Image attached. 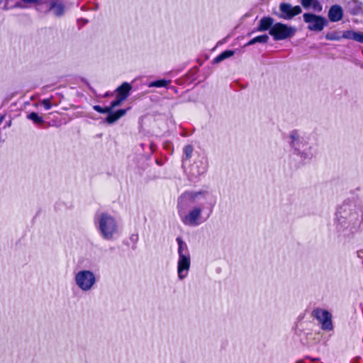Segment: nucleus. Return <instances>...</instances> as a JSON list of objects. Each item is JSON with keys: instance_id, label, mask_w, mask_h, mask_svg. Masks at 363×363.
<instances>
[{"instance_id": "9", "label": "nucleus", "mask_w": 363, "mask_h": 363, "mask_svg": "<svg viewBox=\"0 0 363 363\" xmlns=\"http://www.w3.org/2000/svg\"><path fill=\"white\" fill-rule=\"evenodd\" d=\"M343 9L337 4L333 5L328 11V18L331 22H337L343 17Z\"/></svg>"}, {"instance_id": "22", "label": "nucleus", "mask_w": 363, "mask_h": 363, "mask_svg": "<svg viewBox=\"0 0 363 363\" xmlns=\"http://www.w3.org/2000/svg\"><path fill=\"white\" fill-rule=\"evenodd\" d=\"M94 110L100 113H108L111 111L110 106L101 107L99 105H95L93 107Z\"/></svg>"}, {"instance_id": "21", "label": "nucleus", "mask_w": 363, "mask_h": 363, "mask_svg": "<svg viewBox=\"0 0 363 363\" xmlns=\"http://www.w3.org/2000/svg\"><path fill=\"white\" fill-rule=\"evenodd\" d=\"M194 151V147L191 145H186L184 147V154L185 159L189 160L191 157Z\"/></svg>"}, {"instance_id": "11", "label": "nucleus", "mask_w": 363, "mask_h": 363, "mask_svg": "<svg viewBox=\"0 0 363 363\" xmlns=\"http://www.w3.org/2000/svg\"><path fill=\"white\" fill-rule=\"evenodd\" d=\"M274 19L269 16H264L262 18L259 22V25L256 28V31L262 32L270 30L274 26Z\"/></svg>"}, {"instance_id": "27", "label": "nucleus", "mask_w": 363, "mask_h": 363, "mask_svg": "<svg viewBox=\"0 0 363 363\" xmlns=\"http://www.w3.org/2000/svg\"><path fill=\"white\" fill-rule=\"evenodd\" d=\"M302 6L305 9H308L311 6L313 0H298Z\"/></svg>"}, {"instance_id": "19", "label": "nucleus", "mask_w": 363, "mask_h": 363, "mask_svg": "<svg viewBox=\"0 0 363 363\" xmlns=\"http://www.w3.org/2000/svg\"><path fill=\"white\" fill-rule=\"evenodd\" d=\"M170 80L167 79H159L152 82L150 86H154V87H167L170 84Z\"/></svg>"}, {"instance_id": "6", "label": "nucleus", "mask_w": 363, "mask_h": 363, "mask_svg": "<svg viewBox=\"0 0 363 363\" xmlns=\"http://www.w3.org/2000/svg\"><path fill=\"white\" fill-rule=\"evenodd\" d=\"M75 281L79 288L83 291H88L91 289L95 284L96 278L92 272L82 270L76 274Z\"/></svg>"}, {"instance_id": "14", "label": "nucleus", "mask_w": 363, "mask_h": 363, "mask_svg": "<svg viewBox=\"0 0 363 363\" xmlns=\"http://www.w3.org/2000/svg\"><path fill=\"white\" fill-rule=\"evenodd\" d=\"M352 6L350 8V13L353 16L359 15L363 13V4L354 0L351 3Z\"/></svg>"}, {"instance_id": "28", "label": "nucleus", "mask_w": 363, "mask_h": 363, "mask_svg": "<svg viewBox=\"0 0 363 363\" xmlns=\"http://www.w3.org/2000/svg\"><path fill=\"white\" fill-rule=\"evenodd\" d=\"M290 137L292 140V142L297 140L298 139V135L296 130H294L291 133Z\"/></svg>"}, {"instance_id": "15", "label": "nucleus", "mask_w": 363, "mask_h": 363, "mask_svg": "<svg viewBox=\"0 0 363 363\" xmlns=\"http://www.w3.org/2000/svg\"><path fill=\"white\" fill-rule=\"evenodd\" d=\"M234 53H235L234 50H224L223 52L220 53L218 55H217L213 59V61L216 63H218V62L224 60L225 59L228 58V57L233 56L234 55Z\"/></svg>"}, {"instance_id": "12", "label": "nucleus", "mask_w": 363, "mask_h": 363, "mask_svg": "<svg viewBox=\"0 0 363 363\" xmlns=\"http://www.w3.org/2000/svg\"><path fill=\"white\" fill-rule=\"evenodd\" d=\"M127 112V109H118L116 111L113 112V110H111L110 112H108V116L106 118V121L108 124H112L117 121L119 118H121L122 116H123Z\"/></svg>"}, {"instance_id": "3", "label": "nucleus", "mask_w": 363, "mask_h": 363, "mask_svg": "<svg viewBox=\"0 0 363 363\" xmlns=\"http://www.w3.org/2000/svg\"><path fill=\"white\" fill-rule=\"evenodd\" d=\"M178 213L182 223L186 225L196 226L201 222L199 219L201 216L202 209L200 207H194L187 214L184 213L183 209L178 205Z\"/></svg>"}, {"instance_id": "18", "label": "nucleus", "mask_w": 363, "mask_h": 363, "mask_svg": "<svg viewBox=\"0 0 363 363\" xmlns=\"http://www.w3.org/2000/svg\"><path fill=\"white\" fill-rule=\"evenodd\" d=\"M177 242L179 245V247H178L179 256L185 255L186 249L188 250L186 244L185 242H184V241L182 240L181 237H178L177 238Z\"/></svg>"}, {"instance_id": "17", "label": "nucleus", "mask_w": 363, "mask_h": 363, "mask_svg": "<svg viewBox=\"0 0 363 363\" xmlns=\"http://www.w3.org/2000/svg\"><path fill=\"white\" fill-rule=\"evenodd\" d=\"M27 118L31 120L36 125H41L44 123V120L42 116H40L35 112H31L28 116Z\"/></svg>"}, {"instance_id": "16", "label": "nucleus", "mask_w": 363, "mask_h": 363, "mask_svg": "<svg viewBox=\"0 0 363 363\" xmlns=\"http://www.w3.org/2000/svg\"><path fill=\"white\" fill-rule=\"evenodd\" d=\"M269 40V36L267 34H263L260 35H257L250 40L246 45H252L257 43H265Z\"/></svg>"}, {"instance_id": "8", "label": "nucleus", "mask_w": 363, "mask_h": 363, "mask_svg": "<svg viewBox=\"0 0 363 363\" xmlns=\"http://www.w3.org/2000/svg\"><path fill=\"white\" fill-rule=\"evenodd\" d=\"M191 257L189 250L186 249L185 255L179 256L177 272L178 276L180 279H184L186 276V274H183L184 271H188L190 268Z\"/></svg>"}, {"instance_id": "20", "label": "nucleus", "mask_w": 363, "mask_h": 363, "mask_svg": "<svg viewBox=\"0 0 363 363\" xmlns=\"http://www.w3.org/2000/svg\"><path fill=\"white\" fill-rule=\"evenodd\" d=\"M325 38L328 40H340L342 36L340 35V32L333 31L326 33Z\"/></svg>"}, {"instance_id": "26", "label": "nucleus", "mask_w": 363, "mask_h": 363, "mask_svg": "<svg viewBox=\"0 0 363 363\" xmlns=\"http://www.w3.org/2000/svg\"><path fill=\"white\" fill-rule=\"evenodd\" d=\"M43 106L45 110H50L52 107L51 101L49 99H45L42 101Z\"/></svg>"}, {"instance_id": "10", "label": "nucleus", "mask_w": 363, "mask_h": 363, "mask_svg": "<svg viewBox=\"0 0 363 363\" xmlns=\"http://www.w3.org/2000/svg\"><path fill=\"white\" fill-rule=\"evenodd\" d=\"M131 89L128 82H123L116 89V96L125 101L129 96Z\"/></svg>"}, {"instance_id": "2", "label": "nucleus", "mask_w": 363, "mask_h": 363, "mask_svg": "<svg viewBox=\"0 0 363 363\" xmlns=\"http://www.w3.org/2000/svg\"><path fill=\"white\" fill-rule=\"evenodd\" d=\"M311 316L318 321L323 330L331 331L333 330L332 314L328 311L316 308L313 310Z\"/></svg>"}, {"instance_id": "1", "label": "nucleus", "mask_w": 363, "mask_h": 363, "mask_svg": "<svg viewBox=\"0 0 363 363\" xmlns=\"http://www.w3.org/2000/svg\"><path fill=\"white\" fill-rule=\"evenodd\" d=\"M99 228L105 239L112 238L117 230L115 219L108 213H103L99 220Z\"/></svg>"}, {"instance_id": "7", "label": "nucleus", "mask_w": 363, "mask_h": 363, "mask_svg": "<svg viewBox=\"0 0 363 363\" xmlns=\"http://www.w3.org/2000/svg\"><path fill=\"white\" fill-rule=\"evenodd\" d=\"M279 10L281 14L279 16L284 19H291L302 12L300 6H292L289 3L285 2H281L279 4Z\"/></svg>"}, {"instance_id": "13", "label": "nucleus", "mask_w": 363, "mask_h": 363, "mask_svg": "<svg viewBox=\"0 0 363 363\" xmlns=\"http://www.w3.org/2000/svg\"><path fill=\"white\" fill-rule=\"evenodd\" d=\"M342 38L350 39L363 43V33L355 32L351 30L343 31Z\"/></svg>"}, {"instance_id": "4", "label": "nucleus", "mask_w": 363, "mask_h": 363, "mask_svg": "<svg viewBox=\"0 0 363 363\" xmlns=\"http://www.w3.org/2000/svg\"><path fill=\"white\" fill-rule=\"evenodd\" d=\"M274 40H285L292 37L295 33V30L282 23H276L269 31Z\"/></svg>"}, {"instance_id": "30", "label": "nucleus", "mask_w": 363, "mask_h": 363, "mask_svg": "<svg viewBox=\"0 0 363 363\" xmlns=\"http://www.w3.org/2000/svg\"><path fill=\"white\" fill-rule=\"evenodd\" d=\"M359 257H361V255H359ZM362 257H363V256H362Z\"/></svg>"}, {"instance_id": "25", "label": "nucleus", "mask_w": 363, "mask_h": 363, "mask_svg": "<svg viewBox=\"0 0 363 363\" xmlns=\"http://www.w3.org/2000/svg\"><path fill=\"white\" fill-rule=\"evenodd\" d=\"M311 7H313V9L315 11H322V6H321L320 3L318 0H313V4H311Z\"/></svg>"}, {"instance_id": "29", "label": "nucleus", "mask_w": 363, "mask_h": 363, "mask_svg": "<svg viewBox=\"0 0 363 363\" xmlns=\"http://www.w3.org/2000/svg\"><path fill=\"white\" fill-rule=\"evenodd\" d=\"M198 194H201V192L194 193L191 194V198L194 199Z\"/></svg>"}, {"instance_id": "24", "label": "nucleus", "mask_w": 363, "mask_h": 363, "mask_svg": "<svg viewBox=\"0 0 363 363\" xmlns=\"http://www.w3.org/2000/svg\"><path fill=\"white\" fill-rule=\"evenodd\" d=\"M52 8L55 9V12L57 16H61L63 14L64 6L62 4L57 5L56 6L53 5Z\"/></svg>"}, {"instance_id": "23", "label": "nucleus", "mask_w": 363, "mask_h": 363, "mask_svg": "<svg viewBox=\"0 0 363 363\" xmlns=\"http://www.w3.org/2000/svg\"><path fill=\"white\" fill-rule=\"evenodd\" d=\"M123 101L124 100H122L121 98L116 96V99L111 102L109 106L111 109L113 110L115 107L120 106Z\"/></svg>"}, {"instance_id": "5", "label": "nucleus", "mask_w": 363, "mask_h": 363, "mask_svg": "<svg viewBox=\"0 0 363 363\" xmlns=\"http://www.w3.org/2000/svg\"><path fill=\"white\" fill-rule=\"evenodd\" d=\"M303 18V21L308 24V29L309 30L320 32L328 24V21L325 17L312 13H305Z\"/></svg>"}]
</instances>
